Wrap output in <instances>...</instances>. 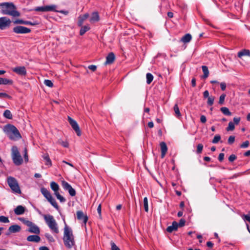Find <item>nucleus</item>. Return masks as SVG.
<instances>
[{
  "label": "nucleus",
  "mask_w": 250,
  "mask_h": 250,
  "mask_svg": "<svg viewBox=\"0 0 250 250\" xmlns=\"http://www.w3.org/2000/svg\"><path fill=\"white\" fill-rule=\"evenodd\" d=\"M68 121L71 125L72 128L74 129V130L76 132L77 135L78 136H80L81 135V131L80 128V127L79 126V125L76 122V121L72 119L70 117H68Z\"/></svg>",
  "instance_id": "f8f14e48"
},
{
  "label": "nucleus",
  "mask_w": 250,
  "mask_h": 250,
  "mask_svg": "<svg viewBox=\"0 0 250 250\" xmlns=\"http://www.w3.org/2000/svg\"><path fill=\"white\" fill-rule=\"evenodd\" d=\"M34 10L37 12H46L45 6L37 7L35 8Z\"/></svg>",
  "instance_id": "a18cd8bd"
},
{
  "label": "nucleus",
  "mask_w": 250,
  "mask_h": 250,
  "mask_svg": "<svg viewBox=\"0 0 250 250\" xmlns=\"http://www.w3.org/2000/svg\"><path fill=\"white\" fill-rule=\"evenodd\" d=\"M242 218L244 221H248L250 223V215L249 214H243L242 216Z\"/></svg>",
  "instance_id": "3c124183"
},
{
  "label": "nucleus",
  "mask_w": 250,
  "mask_h": 250,
  "mask_svg": "<svg viewBox=\"0 0 250 250\" xmlns=\"http://www.w3.org/2000/svg\"><path fill=\"white\" fill-rule=\"evenodd\" d=\"M57 12H60L61 13L65 15H67L68 14V11H64V10H61V11H57Z\"/></svg>",
  "instance_id": "69168bd1"
},
{
  "label": "nucleus",
  "mask_w": 250,
  "mask_h": 250,
  "mask_svg": "<svg viewBox=\"0 0 250 250\" xmlns=\"http://www.w3.org/2000/svg\"><path fill=\"white\" fill-rule=\"evenodd\" d=\"M226 94H222L219 97V100L218 104L220 105H222L224 103L225 99L226 97Z\"/></svg>",
  "instance_id": "ea45409f"
},
{
  "label": "nucleus",
  "mask_w": 250,
  "mask_h": 250,
  "mask_svg": "<svg viewBox=\"0 0 250 250\" xmlns=\"http://www.w3.org/2000/svg\"><path fill=\"white\" fill-rule=\"evenodd\" d=\"M13 82L11 80L0 78V84H12Z\"/></svg>",
  "instance_id": "cd10ccee"
},
{
  "label": "nucleus",
  "mask_w": 250,
  "mask_h": 250,
  "mask_svg": "<svg viewBox=\"0 0 250 250\" xmlns=\"http://www.w3.org/2000/svg\"><path fill=\"white\" fill-rule=\"evenodd\" d=\"M40 250H49V249L45 246L41 247L39 249Z\"/></svg>",
  "instance_id": "774afa93"
},
{
  "label": "nucleus",
  "mask_w": 250,
  "mask_h": 250,
  "mask_svg": "<svg viewBox=\"0 0 250 250\" xmlns=\"http://www.w3.org/2000/svg\"><path fill=\"white\" fill-rule=\"evenodd\" d=\"M173 109L175 112V116L178 118H180L181 116V114L179 110L178 104H177L174 105L173 107Z\"/></svg>",
  "instance_id": "473e14b6"
},
{
  "label": "nucleus",
  "mask_w": 250,
  "mask_h": 250,
  "mask_svg": "<svg viewBox=\"0 0 250 250\" xmlns=\"http://www.w3.org/2000/svg\"><path fill=\"white\" fill-rule=\"evenodd\" d=\"M50 187L51 189L54 191V194L56 196L58 200H59L61 202L63 203L65 202V199L63 196L61 195L59 192H58L59 190V186L57 183L55 182H51Z\"/></svg>",
  "instance_id": "1a4fd4ad"
},
{
  "label": "nucleus",
  "mask_w": 250,
  "mask_h": 250,
  "mask_svg": "<svg viewBox=\"0 0 250 250\" xmlns=\"http://www.w3.org/2000/svg\"><path fill=\"white\" fill-rule=\"evenodd\" d=\"M203 97L204 98H208L209 96V92L208 90H206L203 93Z\"/></svg>",
  "instance_id": "052dcab7"
},
{
  "label": "nucleus",
  "mask_w": 250,
  "mask_h": 250,
  "mask_svg": "<svg viewBox=\"0 0 250 250\" xmlns=\"http://www.w3.org/2000/svg\"><path fill=\"white\" fill-rule=\"evenodd\" d=\"M236 158H237V157H236V156L235 155L231 154L229 157V161L230 162H232L234 160H235L236 159Z\"/></svg>",
  "instance_id": "864d4df0"
},
{
  "label": "nucleus",
  "mask_w": 250,
  "mask_h": 250,
  "mask_svg": "<svg viewBox=\"0 0 250 250\" xmlns=\"http://www.w3.org/2000/svg\"><path fill=\"white\" fill-rule=\"evenodd\" d=\"M46 238L50 242H54L55 241V240L53 236L50 234L49 233H46L44 235Z\"/></svg>",
  "instance_id": "58836bf2"
},
{
  "label": "nucleus",
  "mask_w": 250,
  "mask_h": 250,
  "mask_svg": "<svg viewBox=\"0 0 250 250\" xmlns=\"http://www.w3.org/2000/svg\"><path fill=\"white\" fill-rule=\"evenodd\" d=\"M202 71L204 73L203 78L205 79L207 78L209 75V71L208 70V67L205 65H203L202 66Z\"/></svg>",
  "instance_id": "c756f323"
},
{
  "label": "nucleus",
  "mask_w": 250,
  "mask_h": 250,
  "mask_svg": "<svg viewBox=\"0 0 250 250\" xmlns=\"http://www.w3.org/2000/svg\"><path fill=\"white\" fill-rule=\"evenodd\" d=\"M235 136H230L228 139V143L229 145H232L235 141Z\"/></svg>",
  "instance_id": "09e8293b"
},
{
  "label": "nucleus",
  "mask_w": 250,
  "mask_h": 250,
  "mask_svg": "<svg viewBox=\"0 0 250 250\" xmlns=\"http://www.w3.org/2000/svg\"><path fill=\"white\" fill-rule=\"evenodd\" d=\"M3 116L5 118L8 119H12L13 117L11 111L9 110H6L4 111L3 113Z\"/></svg>",
  "instance_id": "72a5a7b5"
},
{
  "label": "nucleus",
  "mask_w": 250,
  "mask_h": 250,
  "mask_svg": "<svg viewBox=\"0 0 250 250\" xmlns=\"http://www.w3.org/2000/svg\"><path fill=\"white\" fill-rule=\"evenodd\" d=\"M9 138L12 140H18L21 138L18 129L12 125H7L5 126Z\"/></svg>",
  "instance_id": "20e7f679"
},
{
  "label": "nucleus",
  "mask_w": 250,
  "mask_h": 250,
  "mask_svg": "<svg viewBox=\"0 0 250 250\" xmlns=\"http://www.w3.org/2000/svg\"><path fill=\"white\" fill-rule=\"evenodd\" d=\"M15 24H24V25H37L39 24V22L37 21L31 22L28 21H24L21 19H17L13 21Z\"/></svg>",
  "instance_id": "4468645a"
},
{
  "label": "nucleus",
  "mask_w": 250,
  "mask_h": 250,
  "mask_svg": "<svg viewBox=\"0 0 250 250\" xmlns=\"http://www.w3.org/2000/svg\"><path fill=\"white\" fill-rule=\"evenodd\" d=\"M11 156L13 163L16 165L19 166L22 163V158L20 155L18 147L16 146H12L11 148Z\"/></svg>",
  "instance_id": "423d86ee"
},
{
  "label": "nucleus",
  "mask_w": 250,
  "mask_h": 250,
  "mask_svg": "<svg viewBox=\"0 0 250 250\" xmlns=\"http://www.w3.org/2000/svg\"><path fill=\"white\" fill-rule=\"evenodd\" d=\"M220 87L223 91H224L226 88V84L225 83L223 82L220 83Z\"/></svg>",
  "instance_id": "bf43d9fd"
},
{
  "label": "nucleus",
  "mask_w": 250,
  "mask_h": 250,
  "mask_svg": "<svg viewBox=\"0 0 250 250\" xmlns=\"http://www.w3.org/2000/svg\"><path fill=\"white\" fill-rule=\"evenodd\" d=\"M146 83L147 84H150L153 80V75L150 73H147L146 75Z\"/></svg>",
  "instance_id": "f704fd0d"
},
{
  "label": "nucleus",
  "mask_w": 250,
  "mask_h": 250,
  "mask_svg": "<svg viewBox=\"0 0 250 250\" xmlns=\"http://www.w3.org/2000/svg\"><path fill=\"white\" fill-rule=\"evenodd\" d=\"M178 227V223L176 221H173L172 223V225L168 226L167 228V231L168 232H172L173 231L177 230Z\"/></svg>",
  "instance_id": "5701e85b"
},
{
  "label": "nucleus",
  "mask_w": 250,
  "mask_h": 250,
  "mask_svg": "<svg viewBox=\"0 0 250 250\" xmlns=\"http://www.w3.org/2000/svg\"><path fill=\"white\" fill-rule=\"evenodd\" d=\"M59 143L61 144L62 146L64 147H68L69 146V144L66 141H63L60 140L58 141Z\"/></svg>",
  "instance_id": "8fccbe9b"
},
{
  "label": "nucleus",
  "mask_w": 250,
  "mask_h": 250,
  "mask_svg": "<svg viewBox=\"0 0 250 250\" xmlns=\"http://www.w3.org/2000/svg\"><path fill=\"white\" fill-rule=\"evenodd\" d=\"M62 186L65 190L68 191L69 194L71 196H74L76 195V191L75 189H74L68 183L65 181H62Z\"/></svg>",
  "instance_id": "ddd939ff"
},
{
  "label": "nucleus",
  "mask_w": 250,
  "mask_h": 250,
  "mask_svg": "<svg viewBox=\"0 0 250 250\" xmlns=\"http://www.w3.org/2000/svg\"><path fill=\"white\" fill-rule=\"evenodd\" d=\"M214 99L215 97L213 96H210L208 98L207 104L209 106L212 105L214 103Z\"/></svg>",
  "instance_id": "4c0bfd02"
},
{
  "label": "nucleus",
  "mask_w": 250,
  "mask_h": 250,
  "mask_svg": "<svg viewBox=\"0 0 250 250\" xmlns=\"http://www.w3.org/2000/svg\"><path fill=\"white\" fill-rule=\"evenodd\" d=\"M200 121L202 123H205L207 121L206 117L205 115H201L200 117Z\"/></svg>",
  "instance_id": "4d7b16f0"
},
{
  "label": "nucleus",
  "mask_w": 250,
  "mask_h": 250,
  "mask_svg": "<svg viewBox=\"0 0 250 250\" xmlns=\"http://www.w3.org/2000/svg\"><path fill=\"white\" fill-rule=\"evenodd\" d=\"M77 217L79 220H82L85 225L87 220L88 217L86 215H84L83 212L81 210L77 211Z\"/></svg>",
  "instance_id": "a211bd4d"
},
{
  "label": "nucleus",
  "mask_w": 250,
  "mask_h": 250,
  "mask_svg": "<svg viewBox=\"0 0 250 250\" xmlns=\"http://www.w3.org/2000/svg\"><path fill=\"white\" fill-rule=\"evenodd\" d=\"M224 154L223 153H220L218 156V160L220 162H222L224 160Z\"/></svg>",
  "instance_id": "13d9d810"
},
{
  "label": "nucleus",
  "mask_w": 250,
  "mask_h": 250,
  "mask_svg": "<svg viewBox=\"0 0 250 250\" xmlns=\"http://www.w3.org/2000/svg\"><path fill=\"white\" fill-rule=\"evenodd\" d=\"M110 245H111V250H120L119 248L117 246V245L115 244V243L114 242L111 241Z\"/></svg>",
  "instance_id": "37998d69"
},
{
  "label": "nucleus",
  "mask_w": 250,
  "mask_h": 250,
  "mask_svg": "<svg viewBox=\"0 0 250 250\" xmlns=\"http://www.w3.org/2000/svg\"><path fill=\"white\" fill-rule=\"evenodd\" d=\"M192 39V36L190 34H186L181 39V41L185 43H188L190 42Z\"/></svg>",
  "instance_id": "393cba45"
},
{
  "label": "nucleus",
  "mask_w": 250,
  "mask_h": 250,
  "mask_svg": "<svg viewBox=\"0 0 250 250\" xmlns=\"http://www.w3.org/2000/svg\"><path fill=\"white\" fill-rule=\"evenodd\" d=\"M12 71L21 76H25L27 73L26 69L24 66H18L12 69Z\"/></svg>",
  "instance_id": "dca6fc26"
},
{
  "label": "nucleus",
  "mask_w": 250,
  "mask_h": 250,
  "mask_svg": "<svg viewBox=\"0 0 250 250\" xmlns=\"http://www.w3.org/2000/svg\"><path fill=\"white\" fill-rule=\"evenodd\" d=\"M44 83L47 86L49 87H52L53 86V83L51 81L49 80H45L44 81Z\"/></svg>",
  "instance_id": "c03bdc74"
},
{
  "label": "nucleus",
  "mask_w": 250,
  "mask_h": 250,
  "mask_svg": "<svg viewBox=\"0 0 250 250\" xmlns=\"http://www.w3.org/2000/svg\"><path fill=\"white\" fill-rule=\"evenodd\" d=\"M41 192L51 205L56 209L58 210L59 208V206L49 191L45 188H41Z\"/></svg>",
  "instance_id": "0eeeda50"
},
{
  "label": "nucleus",
  "mask_w": 250,
  "mask_h": 250,
  "mask_svg": "<svg viewBox=\"0 0 250 250\" xmlns=\"http://www.w3.org/2000/svg\"><path fill=\"white\" fill-rule=\"evenodd\" d=\"M186 223V221L184 219H181L180 220L179 223H178V227H182L185 226Z\"/></svg>",
  "instance_id": "5fc2aeb1"
},
{
  "label": "nucleus",
  "mask_w": 250,
  "mask_h": 250,
  "mask_svg": "<svg viewBox=\"0 0 250 250\" xmlns=\"http://www.w3.org/2000/svg\"><path fill=\"white\" fill-rule=\"evenodd\" d=\"M99 16L98 12H93L92 14L91 18H90V21L92 23H94L99 21Z\"/></svg>",
  "instance_id": "a878e982"
},
{
  "label": "nucleus",
  "mask_w": 250,
  "mask_h": 250,
  "mask_svg": "<svg viewBox=\"0 0 250 250\" xmlns=\"http://www.w3.org/2000/svg\"><path fill=\"white\" fill-rule=\"evenodd\" d=\"M11 23V21L10 19L6 17H2L0 18V29L4 30L9 27Z\"/></svg>",
  "instance_id": "9b49d317"
},
{
  "label": "nucleus",
  "mask_w": 250,
  "mask_h": 250,
  "mask_svg": "<svg viewBox=\"0 0 250 250\" xmlns=\"http://www.w3.org/2000/svg\"><path fill=\"white\" fill-rule=\"evenodd\" d=\"M19 219L29 227L28 229H27V231L36 234H39L40 233L39 227L31 221L27 220L24 218H19Z\"/></svg>",
  "instance_id": "39448f33"
},
{
  "label": "nucleus",
  "mask_w": 250,
  "mask_h": 250,
  "mask_svg": "<svg viewBox=\"0 0 250 250\" xmlns=\"http://www.w3.org/2000/svg\"><path fill=\"white\" fill-rule=\"evenodd\" d=\"M88 68L93 72H94L96 70L97 66L95 65H90L88 66Z\"/></svg>",
  "instance_id": "6e6d98bb"
},
{
  "label": "nucleus",
  "mask_w": 250,
  "mask_h": 250,
  "mask_svg": "<svg viewBox=\"0 0 250 250\" xmlns=\"http://www.w3.org/2000/svg\"><path fill=\"white\" fill-rule=\"evenodd\" d=\"M56 6L55 5H46L45 6V9L46 12V11H55L57 12V11L56 10Z\"/></svg>",
  "instance_id": "c9c22d12"
},
{
  "label": "nucleus",
  "mask_w": 250,
  "mask_h": 250,
  "mask_svg": "<svg viewBox=\"0 0 250 250\" xmlns=\"http://www.w3.org/2000/svg\"><path fill=\"white\" fill-rule=\"evenodd\" d=\"M27 240L29 242L38 243L41 240V238L37 235H31L27 237Z\"/></svg>",
  "instance_id": "4be33fe9"
},
{
  "label": "nucleus",
  "mask_w": 250,
  "mask_h": 250,
  "mask_svg": "<svg viewBox=\"0 0 250 250\" xmlns=\"http://www.w3.org/2000/svg\"><path fill=\"white\" fill-rule=\"evenodd\" d=\"M221 139V136L219 135H216L212 141L213 144H217Z\"/></svg>",
  "instance_id": "79ce46f5"
},
{
  "label": "nucleus",
  "mask_w": 250,
  "mask_h": 250,
  "mask_svg": "<svg viewBox=\"0 0 250 250\" xmlns=\"http://www.w3.org/2000/svg\"><path fill=\"white\" fill-rule=\"evenodd\" d=\"M115 56L113 52L109 53L106 57L105 65L112 64L115 61Z\"/></svg>",
  "instance_id": "6ab92c4d"
},
{
  "label": "nucleus",
  "mask_w": 250,
  "mask_h": 250,
  "mask_svg": "<svg viewBox=\"0 0 250 250\" xmlns=\"http://www.w3.org/2000/svg\"><path fill=\"white\" fill-rule=\"evenodd\" d=\"M207 246L208 247H209V248H212V247H213V244L211 242H210V241H208V242H207Z\"/></svg>",
  "instance_id": "e2e57ef3"
},
{
  "label": "nucleus",
  "mask_w": 250,
  "mask_h": 250,
  "mask_svg": "<svg viewBox=\"0 0 250 250\" xmlns=\"http://www.w3.org/2000/svg\"><path fill=\"white\" fill-rule=\"evenodd\" d=\"M13 32L15 34H27L31 32L30 29L21 25H17L13 28Z\"/></svg>",
  "instance_id": "9d476101"
},
{
  "label": "nucleus",
  "mask_w": 250,
  "mask_h": 250,
  "mask_svg": "<svg viewBox=\"0 0 250 250\" xmlns=\"http://www.w3.org/2000/svg\"><path fill=\"white\" fill-rule=\"evenodd\" d=\"M161 151V158H163L167 151V147L165 142H162L160 144Z\"/></svg>",
  "instance_id": "aec40b11"
},
{
  "label": "nucleus",
  "mask_w": 250,
  "mask_h": 250,
  "mask_svg": "<svg viewBox=\"0 0 250 250\" xmlns=\"http://www.w3.org/2000/svg\"><path fill=\"white\" fill-rule=\"evenodd\" d=\"M0 12L3 15L19 17L20 13L17 10V7L13 2H4L0 3Z\"/></svg>",
  "instance_id": "f257e3e1"
},
{
  "label": "nucleus",
  "mask_w": 250,
  "mask_h": 250,
  "mask_svg": "<svg viewBox=\"0 0 250 250\" xmlns=\"http://www.w3.org/2000/svg\"><path fill=\"white\" fill-rule=\"evenodd\" d=\"M203 148V145L202 144H199L197 146V153L200 154L202 152Z\"/></svg>",
  "instance_id": "49530a36"
},
{
  "label": "nucleus",
  "mask_w": 250,
  "mask_h": 250,
  "mask_svg": "<svg viewBox=\"0 0 250 250\" xmlns=\"http://www.w3.org/2000/svg\"><path fill=\"white\" fill-rule=\"evenodd\" d=\"M81 27V28L80 31V35L81 36L83 35L85 33V32L89 31L90 29V28L89 27V26L88 25H84V26L82 25Z\"/></svg>",
  "instance_id": "c85d7f7f"
},
{
  "label": "nucleus",
  "mask_w": 250,
  "mask_h": 250,
  "mask_svg": "<svg viewBox=\"0 0 250 250\" xmlns=\"http://www.w3.org/2000/svg\"><path fill=\"white\" fill-rule=\"evenodd\" d=\"M240 121V117H234L233 118V122L234 123L232 122H230L229 123L228 126L226 128L227 131H232L235 128V125H238L239 122Z\"/></svg>",
  "instance_id": "2eb2a0df"
},
{
  "label": "nucleus",
  "mask_w": 250,
  "mask_h": 250,
  "mask_svg": "<svg viewBox=\"0 0 250 250\" xmlns=\"http://www.w3.org/2000/svg\"><path fill=\"white\" fill-rule=\"evenodd\" d=\"M3 98L11 99V97L6 93H0V98Z\"/></svg>",
  "instance_id": "603ef678"
},
{
  "label": "nucleus",
  "mask_w": 250,
  "mask_h": 250,
  "mask_svg": "<svg viewBox=\"0 0 250 250\" xmlns=\"http://www.w3.org/2000/svg\"><path fill=\"white\" fill-rule=\"evenodd\" d=\"M191 85L193 87H195L196 86V79L195 78H193L192 79Z\"/></svg>",
  "instance_id": "0e129e2a"
},
{
  "label": "nucleus",
  "mask_w": 250,
  "mask_h": 250,
  "mask_svg": "<svg viewBox=\"0 0 250 250\" xmlns=\"http://www.w3.org/2000/svg\"><path fill=\"white\" fill-rule=\"evenodd\" d=\"M7 182L13 192L18 194L21 193L19 185L16 178L9 176L7 179Z\"/></svg>",
  "instance_id": "6e6552de"
},
{
  "label": "nucleus",
  "mask_w": 250,
  "mask_h": 250,
  "mask_svg": "<svg viewBox=\"0 0 250 250\" xmlns=\"http://www.w3.org/2000/svg\"><path fill=\"white\" fill-rule=\"evenodd\" d=\"M63 240L65 246L68 249L72 248L75 245L74 237L73 235L72 230L65 223Z\"/></svg>",
  "instance_id": "f03ea898"
},
{
  "label": "nucleus",
  "mask_w": 250,
  "mask_h": 250,
  "mask_svg": "<svg viewBox=\"0 0 250 250\" xmlns=\"http://www.w3.org/2000/svg\"><path fill=\"white\" fill-rule=\"evenodd\" d=\"M21 230V227L18 225H14L11 226L9 229H8V231L7 233H6V235H8L11 233H16L20 232Z\"/></svg>",
  "instance_id": "f3484780"
},
{
  "label": "nucleus",
  "mask_w": 250,
  "mask_h": 250,
  "mask_svg": "<svg viewBox=\"0 0 250 250\" xmlns=\"http://www.w3.org/2000/svg\"><path fill=\"white\" fill-rule=\"evenodd\" d=\"M25 211V208L22 206H17L14 209L15 213L16 215H21L24 213Z\"/></svg>",
  "instance_id": "b1692460"
},
{
  "label": "nucleus",
  "mask_w": 250,
  "mask_h": 250,
  "mask_svg": "<svg viewBox=\"0 0 250 250\" xmlns=\"http://www.w3.org/2000/svg\"><path fill=\"white\" fill-rule=\"evenodd\" d=\"M221 112L225 115L231 116V113L229 110V108L226 107H222L220 108Z\"/></svg>",
  "instance_id": "7c9ffc66"
},
{
  "label": "nucleus",
  "mask_w": 250,
  "mask_h": 250,
  "mask_svg": "<svg viewBox=\"0 0 250 250\" xmlns=\"http://www.w3.org/2000/svg\"><path fill=\"white\" fill-rule=\"evenodd\" d=\"M89 17V14L88 13H85L83 15H80L78 17V25L79 26H82L84 21L87 19Z\"/></svg>",
  "instance_id": "412c9836"
},
{
  "label": "nucleus",
  "mask_w": 250,
  "mask_h": 250,
  "mask_svg": "<svg viewBox=\"0 0 250 250\" xmlns=\"http://www.w3.org/2000/svg\"><path fill=\"white\" fill-rule=\"evenodd\" d=\"M44 160L46 161V165H49L51 166L52 165V162L51 161L49 158V155L48 154H45L42 156Z\"/></svg>",
  "instance_id": "2f4dec72"
},
{
  "label": "nucleus",
  "mask_w": 250,
  "mask_h": 250,
  "mask_svg": "<svg viewBox=\"0 0 250 250\" xmlns=\"http://www.w3.org/2000/svg\"><path fill=\"white\" fill-rule=\"evenodd\" d=\"M250 143L249 141H246L240 145V147L241 148H247L249 146Z\"/></svg>",
  "instance_id": "de8ad7c7"
},
{
  "label": "nucleus",
  "mask_w": 250,
  "mask_h": 250,
  "mask_svg": "<svg viewBox=\"0 0 250 250\" xmlns=\"http://www.w3.org/2000/svg\"><path fill=\"white\" fill-rule=\"evenodd\" d=\"M167 15V16L170 18H171L173 17V13L171 12H168Z\"/></svg>",
  "instance_id": "338daca9"
},
{
  "label": "nucleus",
  "mask_w": 250,
  "mask_h": 250,
  "mask_svg": "<svg viewBox=\"0 0 250 250\" xmlns=\"http://www.w3.org/2000/svg\"><path fill=\"white\" fill-rule=\"evenodd\" d=\"M43 218L46 224L53 233L56 234L59 233L58 224L52 215L50 214L44 215Z\"/></svg>",
  "instance_id": "7ed1b4c3"
},
{
  "label": "nucleus",
  "mask_w": 250,
  "mask_h": 250,
  "mask_svg": "<svg viewBox=\"0 0 250 250\" xmlns=\"http://www.w3.org/2000/svg\"><path fill=\"white\" fill-rule=\"evenodd\" d=\"M144 206L145 210L146 212H148V200L147 197H145L144 199Z\"/></svg>",
  "instance_id": "e433bc0d"
},
{
  "label": "nucleus",
  "mask_w": 250,
  "mask_h": 250,
  "mask_svg": "<svg viewBox=\"0 0 250 250\" xmlns=\"http://www.w3.org/2000/svg\"><path fill=\"white\" fill-rule=\"evenodd\" d=\"M0 222L7 223L9 222V220L7 217L4 216H0Z\"/></svg>",
  "instance_id": "a19ab883"
},
{
  "label": "nucleus",
  "mask_w": 250,
  "mask_h": 250,
  "mask_svg": "<svg viewBox=\"0 0 250 250\" xmlns=\"http://www.w3.org/2000/svg\"><path fill=\"white\" fill-rule=\"evenodd\" d=\"M101 208H102V207H101V204H100V205L98 206V208H97V211H98V213H99V214L100 216H101Z\"/></svg>",
  "instance_id": "680f3d73"
},
{
  "label": "nucleus",
  "mask_w": 250,
  "mask_h": 250,
  "mask_svg": "<svg viewBox=\"0 0 250 250\" xmlns=\"http://www.w3.org/2000/svg\"><path fill=\"white\" fill-rule=\"evenodd\" d=\"M244 56H250V51L248 49H243L238 53V57L241 58Z\"/></svg>",
  "instance_id": "bb28decb"
}]
</instances>
